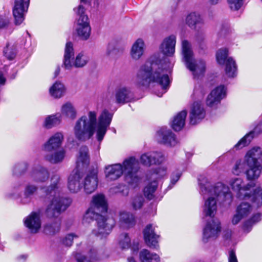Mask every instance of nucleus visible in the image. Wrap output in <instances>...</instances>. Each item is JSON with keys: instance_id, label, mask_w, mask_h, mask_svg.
Wrapping results in <instances>:
<instances>
[{"instance_id": "1", "label": "nucleus", "mask_w": 262, "mask_h": 262, "mask_svg": "<svg viewBox=\"0 0 262 262\" xmlns=\"http://www.w3.org/2000/svg\"><path fill=\"white\" fill-rule=\"evenodd\" d=\"M62 184L58 174L52 176L50 184L46 188H42L43 192L50 200L45 214L50 219H54L55 221L47 224L44 227V232L49 235H53L60 230V219L59 217L61 212L64 211L70 205L68 199L62 196Z\"/></svg>"}, {"instance_id": "2", "label": "nucleus", "mask_w": 262, "mask_h": 262, "mask_svg": "<svg viewBox=\"0 0 262 262\" xmlns=\"http://www.w3.org/2000/svg\"><path fill=\"white\" fill-rule=\"evenodd\" d=\"M97 113L95 111H90L87 115L78 118L73 126V134L75 138L81 142L90 139L96 132L98 141L101 142L109 127L113 114L107 110H104L98 117L97 122Z\"/></svg>"}, {"instance_id": "3", "label": "nucleus", "mask_w": 262, "mask_h": 262, "mask_svg": "<svg viewBox=\"0 0 262 262\" xmlns=\"http://www.w3.org/2000/svg\"><path fill=\"white\" fill-rule=\"evenodd\" d=\"M135 83L138 87L144 89L148 88L151 84H158L162 89V92L157 94L159 97L166 92L170 80L167 70L163 67L159 53L151 56L140 67L136 74Z\"/></svg>"}, {"instance_id": "4", "label": "nucleus", "mask_w": 262, "mask_h": 262, "mask_svg": "<svg viewBox=\"0 0 262 262\" xmlns=\"http://www.w3.org/2000/svg\"><path fill=\"white\" fill-rule=\"evenodd\" d=\"M200 192L205 199L203 214L207 216L213 217L217 210V202L230 203L232 195L228 186L222 182L212 185L204 177L198 179Z\"/></svg>"}, {"instance_id": "5", "label": "nucleus", "mask_w": 262, "mask_h": 262, "mask_svg": "<svg viewBox=\"0 0 262 262\" xmlns=\"http://www.w3.org/2000/svg\"><path fill=\"white\" fill-rule=\"evenodd\" d=\"M229 184L232 189L236 192L238 199L255 203L257 206L262 204V189L256 187L254 182L245 185L243 179L235 178L231 179Z\"/></svg>"}, {"instance_id": "6", "label": "nucleus", "mask_w": 262, "mask_h": 262, "mask_svg": "<svg viewBox=\"0 0 262 262\" xmlns=\"http://www.w3.org/2000/svg\"><path fill=\"white\" fill-rule=\"evenodd\" d=\"M95 219L98 224V231L95 232L97 235L105 237L110 233L114 225L115 221L112 218H106L95 212V210L91 207L85 212L83 219V223H89Z\"/></svg>"}, {"instance_id": "7", "label": "nucleus", "mask_w": 262, "mask_h": 262, "mask_svg": "<svg viewBox=\"0 0 262 262\" xmlns=\"http://www.w3.org/2000/svg\"><path fill=\"white\" fill-rule=\"evenodd\" d=\"M74 11L77 14L74 26V32L81 39L88 40L91 35V27L89 18L85 14V7L79 5L74 9Z\"/></svg>"}, {"instance_id": "8", "label": "nucleus", "mask_w": 262, "mask_h": 262, "mask_svg": "<svg viewBox=\"0 0 262 262\" xmlns=\"http://www.w3.org/2000/svg\"><path fill=\"white\" fill-rule=\"evenodd\" d=\"M182 50L183 60L186 67L192 73L194 78L203 74L205 70L203 60H195L190 43L186 40L182 41Z\"/></svg>"}, {"instance_id": "9", "label": "nucleus", "mask_w": 262, "mask_h": 262, "mask_svg": "<svg viewBox=\"0 0 262 262\" xmlns=\"http://www.w3.org/2000/svg\"><path fill=\"white\" fill-rule=\"evenodd\" d=\"M122 166L126 182L133 185H137L140 180L137 174L139 168L138 160L134 157H130L124 160Z\"/></svg>"}, {"instance_id": "10", "label": "nucleus", "mask_w": 262, "mask_h": 262, "mask_svg": "<svg viewBox=\"0 0 262 262\" xmlns=\"http://www.w3.org/2000/svg\"><path fill=\"white\" fill-rule=\"evenodd\" d=\"M167 169L166 166H161L155 170L151 174V179L154 181L148 184L144 189L145 196L148 199H151L154 196V193L157 187V182L155 179H161L167 175Z\"/></svg>"}, {"instance_id": "11", "label": "nucleus", "mask_w": 262, "mask_h": 262, "mask_svg": "<svg viewBox=\"0 0 262 262\" xmlns=\"http://www.w3.org/2000/svg\"><path fill=\"white\" fill-rule=\"evenodd\" d=\"M221 231V223L212 219L208 222L203 229L202 240L204 243L215 239Z\"/></svg>"}, {"instance_id": "12", "label": "nucleus", "mask_w": 262, "mask_h": 262, "mask_svg": "<svg viewBox=\"0 0 262 262\" xmlns=\"http://www.w3.org/2000/svg\"><path fill=\"white\" fill-rule=\"evenodd\" d=\"M98 171L97 168L89 171L82 178V187L87 194L93 193L97 189L98 183Z\"/></svg>"}, {"instance_id": "13", "label": "nucleus", "mask_w": 262, "mask_h": 262, "mask_svg": "<svg viewBox=\"0 0 262 262\" xmlns=\"http://www.w3.org/2000/svg\"><path fill=\"white\" fill-rule=\"evenodd\" d=\"M82 172L78 169H74L68 180V188L71 193L79 192L82 187Z\"/></svg>"}, {"instance_id": "14", "label": "nucleus", "mask_w": 262, "mask_h": 262, "mask_svg": "<svg viewBox=\"0 0 262 262\" xmlns=\"http://www.w3.org/2000/svg\"><path fill=\"white\" fill-rule=\"evenodd\" d=\"M253 207L250 203L243 202L237 206L235 213L231 219V223L238 224L240 221L248 217L252 212Z\"/></svg>"}, {"instance_id": "15", "label": "nucleus", "mask_w": 262, "mask_h": 262, "mask_svg": "<svg viewBox=\"0 0 262 262\" xmlns=\"http://www.w3.org/2000/svg\"><path fill=\"white\" fill-rule=\"evenodd\" d=\"M156 139L158 142L169 146H174L177 143L175 135L166 128H161L156 134Z\"/></svg>"}, {"instance_id": "16", "label": "nucleus", "mask_w": 262, "mask_h": 262, "mask_svg": "<svg viewBox=\"0 0 262 262\" xmlns=\"http://www.w3.org/2000/svg\"><path fill=\"white\" fill-rule=\"evenodd\" d=\"M30 0H15L13 14L15 19V23L18 25L24 20V14L27 12Z\"/></svg>"}, {"instance_id": "17", "label": "nucleus", "mask_w": 262, "mask_h": 262, "mask_svg": "<svg viewBox=\"0 0 262 262\" xmlns=\"http://www.w3.org/2000/svg\"><path fill=\"white\" fill-rule=\"evenodd\" d=\"M165 160L164 154L161 151H150L142 155L140 157L141 163L146 166L152 164H159Z\"/></svg>"}, {"instance_id": "18", "label": "nucleus", "mask_w": 262, "mask_h": 262, "mask_svg": "<svg viewBox=\"0 0 262 262\" xmlns=\"http://www.w3.org/2000/svg\"><path fill=\"white\" fill-rule=\"evenodd\" d=\"M206 112L203 105L199 102L193 103L190 111L189 121L192 125L200 122L205 117Z\"/></svg>"}, {"instance_id": "19", "label": "nucleus", "mask_w": 262, "mask_h": 262, "mask_svg": "<svg viewBox=\"0 0 262 262\" xmlns=\"http://www.w3.org/2000/svg\"><path fill=\"white\" fill-rule=\"evenodd\" d=\"M64 137L61 132H57L51 136L43 145V149L47 152L57 150L62 144Z\"/></svg>"}, {"instance_id": "20", "label": "nucleus", "mask_w": 262, "mask_h": 262, "mask_svg": "<svg viewBox=\"0 0 262 262\" xmlns=\"http://www.w3.org/2000/svg\"><path fill=\"white\" fill-rule=\"evenodd\" d=\"M262 133V122H258L252 130L247 133L234 146L236 149L242 148L250 144L253 139Z\"/></svg>"}, {"instance_id": "21", "label": "nucleus", "mask_w": 262, "mask_h": 262, "mask_svg": "<svg viewBox=\"0 0 262 262\" xmlns=\"http://www.w3.org/2000/svg\"><path fill=\"white\" fill-rule=\"evenodd\" d=\"M24 223L31 233H37L41 225L40 214L36 212H32L25 218Z\"/></svg>"}, {"instance_id": "22", "label": "nucleus", "mask_w": 262, "mask_h": 262, "mask_svg": "<svg viewBox=\"0 0 262 262\" xmlns=\"http://www.w3.org/2000/svg\"><path fill=\"white\" fill-rule=\"evenodd\" d=\"M176 36L171 35L163 40L160 46L161 52L167 56H172L175 52Z\"/></svg>"}, {"instance_id": "23", "label": "nucleus", "mask_w": 262, "mask_h": 262, "mask_svg": "<svg viewBox=\"0 0 262 262\" xmlns=\"http://www.w3.org/2000/svg\"><path fill=\"white\" fill-rule=\"evenodd\" d=\"M143 234L146 245L150 248H156L159 236L155 233V227L151 224L147 225L144 230Z\"/></svg>"}, {"instance_id": "24", "label": "nucleus", "mask_w": 262, "mask_h": 262, "mask_svg": "<svg viewBox=\"0 0 262 262\" xmlns=\"http://www.w3.org/2000/svg\"><path fill=\"white\" fill-rule=\"evenodd\" d=\"M90 157L89 148L86 146L80 147L76 158V168L80 170L86 168L90 163Z\"/></svg>"}, {"instance_id": "25", "label": "nucleus", "mask_w": 262, "mask_h": 262, "mask_svg": "<svg viewBox=\"0 0 262 262\" xmlns=\"http://www.w3.org/2000/svg\"><path fill=\"white\" fill-rule=\"evenodd\" d=\"M146 49L144 41L142 38L137 39L132 45L130 56L134 60L137 61L143 56Z\"/></svg>"}, {"instance_id": "26", "label": "nucleus", "mask_w": 262, "mask_h": 262, "mask_svg": "<svg viewBox=\"0 0 262 262\" xmlns=\"http://www.w3.org/2000/svg\"><path fill=\"white\" fill-rule=\"evenodd\" d=\"M115 98L117 103L123 104L134 99V94L129 88L121 87L116 90Z\"/></svg>"}, {"instance_id": "27", "label": "nucleus", "mask_w": 262, "mask_h": 262, "mask_svg": "<svg viewBox=\"0 0 262 262\" xmlns=\"http://www.w3.org/2000/svg\"><path fill=\"white\" fill-rule=\"evenodd\" d=\"M262 157V148L255 146L249 149L244 158V162L247 165L259 163L258 160Z\"/></svg>"}, {"instance_id": "28", "label": "nucleus", "mask_w": 262, "mask_h": 262, "mask_svg": "<svg viewBox=\"0 0 262 262\" xmlns=\"http://www.w3.org/2000/svg\"><path fill=\"white\" fill-rule=\"evenodd\" d=\"M185 24L191 29L196 30L204 25V21L199 13L192 12L186 17Z\"/></svg>"}, {"instance_id": "29", "label": "nucleus", "mask_w": 262, "mask_h": 262, "mask_svg": "<svg viewBox=\"0 0 262 262\" xmlns=\"http://www.w3.org/2000/svg\"><path fill=\"white\" fill-rule=\"evenodd\" d=\"M104 173L107 180L113 181L123 174V167L121 164H115L105 166Z\"/></svg>"}, {"instance_id": "30", "label": "nucleus", "mask_w": 262, "mask_h": 262, "mask_svg": "<svg viewBox=\"0 0 262 262\" xmlns=\"http://www.w3.org/2000/svg\"><path fill=\"white\" fill-rule=\"evenodd\" d=\"M30 177L36 182H45L49 179V172L46 168L37 165L32 169Z\"/></svg>"}, {"instance_id": "31", "label": "nucleus", "mask_w": 262, "mask_h": 262, "mask_svg": "<svg viewBox=\"0 0 262 262\" xmlns=\"http://www.w3.org/2000/svg\"><path fill=\"white\" fill-rule=\"evenodd\" d=\"M91 207L102 213L106 212L107 204L105 196L101 193L94 195L92 198Z\"/></svg>"}, {"instance_id": "32", "label": "nucleus", "mask_w": 262, "mask_h": 262, "mask_svg": "<svg viewBox=\"0 0 262 262\" xmlns=\"http://www.w3.org/2000/svg\"><path fill=\"white\" fill-rule=\"evenodd\" d=\"M49 92L52 97L59 99L65 95L66 88L61 82L56 81L50 86Z\"/></svg>"}, {"instance_id": "33", "label": "nucleus", "mask_w": 262, "mask_h": 262, "mask_svg": "<svg viewBox=\"0 0 262 262\" xmlns=\"http://www.w3.org/2000/svg\"><path fill=\"white\" fill-rule=\"evenodd\" d=\"M135 223L134 215L129 212L122 211L120 212L119 217V225L123 228H129Z\"/></svg>"}, {"instance_id": "34", "label": "nucleus", "mask_w": 262, "mask_h": 262, "mask_svg": "<svg viewBox=\"0 0 262 262\" xmlns=\"http://www.w3.org/2000/svg\"><path fill=\"white\" fill-rule=\"evenodd\" d=\"M186 116L187 112L182 111L174 117L171 123V127L175 131H180L184 126Z\"/></svg>"}, {"instance_id": "35", "label": "nucleus", "mask_w": 262, "mask_h": 262, "mask_svg": "<svg viewBox=\"0 0 262 262\" xmlns=\"http://www.w3.org/2000/svg\"><path fill=\"white\" fill-rule=\"evenodd\" d=\"M60 112V115L71 120L75 119L77 115V111L74 105L69 102L65 103L61 106Z\"/></svg>"}, {"instance_id": "36", "label": "nucleus", "mask_w": 262, "mask_h": 262, "mask_svg": "<svg viewBox=\"0 0 262 262\" xmlns=\"http://www.w3.org/2000/svg\"><path fill=\"white\" fill-rule=\"evenodd\" d=\"M89 61V57L85 54L83 52L79 53L76 55L75 58H72L70 60V70L73 67L82 68L85 66Z\"/></svg>"}, {"instance_id": "37", "label": "nucleus", "mask_w": 262, "mask_h": 262, "mask_svg": "<svg viewBox=\"0 0 262 262\" xmlns=\"http://www.w3.org/2000/svg\"><path fill=\"white\" fill-rule=\"evenodd\" d=\"M139 259L141 262H160L159 256L147 249H143L140 252Z\"/></svg>"}, {"instance_id": "38", "label": "nucleus", "mask_w": 262, "mask_h": 262, "mask_svg": "<svg viewBox=\"0 0 262 262\" xmlns=\"http://www.w3.org/2000/svg\"><path fill=\"white\" fill-rule=\"evenodd\" d=\"M74 52L72 43L70 42H67L65 47L63 59V67L66 70H70L71 66L70 60H72V58H74Z\"/></svg>"}, {"instance_id": "39", "label": "nucleus", "mask_w": 262, "mask_h": 262, "mask_svg": "<svg viewBox=\"0 0 262 262\" xmlns=\"http://www.w3.org/2000/svg\"><path fill=\"white\" fill-rule=\"evenodd\" d=\"M249 167L246 171V176L248 180H255L258 179L261 174L262 166L260 163L247 165Z\"/></svg>"}, {"instance_id": "40", "label": "nucleus", "mask_w": 262, "mask_h": 262, "mask_svg": "<svg viewBox=\"0 0 262 262\" xmlns=\"http://www.w3.org/2000/svg\"><path fill=\"white\" fill-rule=\"evenodd\" d=\"M54 151L53 153L48 154L46 155L45 159L46 160L54 164L62 162L65 157L66 151L64 149H61Z\"/></svg>"}, {"instance_id": "41", "label": "nucleus", "mask_w": 262, "mask_h": 262, "mask_svg": "<svg viewBox=\"0 0 262 262\" xmlns=\"http://www.w3.org/2000/svg\"><path fill=\"white\" fill-rule=\"evenodd\" d=\"M225 71L228 77H234L237 74V66L235 60L232 57H228L224 63Z\"/></svg>"}, {"instance_id": "42", "label": "nucleus", "mask_w": 262, "mask_h": 262, "mask_svg": "<svg viewBox=\"0 0 262 262\" xmlns=\"http://www.w3.org/2000/svg\"><path fill=\"white\" fill-rule=\"evenodd\" d=\"M61 121V115L59 114L49 115L45 119L43 126L47 129H50L59 125Z\"/></svg>"}, {"instance_id": "43", "label": "nucleus", "mask_w": 262, "mask_h": 262, "mask_svg": "<svg viewBox=\"0 0 262 262\" xmlns=\"http://www.w3.org/2000/svg\"><path fill=\"white\" fill-rule=\"evenodd\" d=\"M75 257L77 262H92L98 259L96 250L94 249H91L87 255L76 253Z\"/></svg>"}, {"instance_id": "44", "label": "nucleus", "mask_w": 262, "mask_h": 262, "mask_svg": "<svg viewBox=\"0 0 262 262\" xmlns=\"http://www.w3.org/2000/svg\"><path fill=\"white\" fill-rule=\"evenodd\" d=\"M210 93L222 100L227 96V88L224 84H220L214 88Z\"/></svg>"}, {"instance_id": "45", "label": "nucleus", "mask_w": 262, "mask_h": 262, "mask_svg": "<svg viewBox=\"0 0 262 262\" xmlns=\"http://www.w3.org/2000/svg\"><path fill=\"white\" fill-rule=\"evenodd\" d=\"M261 220V214L256 213L252 216L249 220L246 221L243 224V229L246 233L249 232L251 229L252 226L259 222Z\"/></svg>"}, {"instance_id": "46", "label": "nucleus", "mask_w": 262, "mask_h": 262, "mask_svg": "<svg viewBox=\"0 0 262 262\" xmlns=\"http://www.w3.org/2000/svg\"><path fill=\"white\" fill-rule=\"evenodd\" d=\"M228 50L226 48L219 49L216 53V59L217 62L220 65H223L226 61L228 56Z\"/></svg>"}, {"instance_id": "47", "label": "nucleus", "mask_w": 262, "mask_h": 262, "mask_svg": "<svg viewBox=\"0 0 262 262\" xmlns=\"http://www.w3.org/2000/svg\"><path fill=\"white\" fill-rule=\"evenodd\" d=\"M222 100L209 93L206 99V105L211 109H217L221 105Z\"/></svg>"}, {"instance_id": "48", "label": "nucleus", "mask_w": 262, "mask_h": 262, "mask_svg": "<svg viewBox=\"0 0 262 262\" xmlns=\"http://www.w3.org/2000/svg\"><path fill=\"white\" fill-rule=\"evenodd\" d=\"M131 245V240L128 234L126 233L120 234L118 238V246L121 249H128Z\"/></svg>"}, {"instance_id": "49", "label": "nucleus", "mask_w": 262, "mask_h": 262, "mask_svg": "<svg viewBox=\"0 0 262 262\" xmlns=\"http://www.w3.org/2000/svg\"><path fill=\"white\" fill-rule=\"evenodd\" d=\"M5 56L9 59L11 60L14 58L16 54V50L13 46L7 45L4 50Z\"/></svg>"}, {"instance_id": "50", "label": "nucleus", "mask_w": 262, "mask_h": 262, "mask_svg": "<svg viewBox=\"0 0 262 262\" xmlns=\"http://www.w3.org/2000/svg\"><path fill=\"white\" fill-rule=\"evenodd\" d=\"M28 168V164L26 162H23L16 164L13 168L14 174L17 175L25 172Z\"/></svg>"}, {"instance_id": "51", "label": "nucleus", "mask_w": 262, "mask_h": 262, "mask_svg": "<svg viewBox=\"0 0 262 262\" xmlns=\"http://www.w3.org/2000/svg\"><path fill=\"white\" fill-rule=\"evenodd\" d=\"M230 9L232 11L238 10L244 4V0H227Z\"/></svg>"}, {"instance_id": "52", "label": "nucleus", "mask_w": 262, "mask_h": 262, "mask_svg": "<svg viewBox=\"0 0 262 262\" xmlns=\"http://www.w3.org/2000/svg\"><path fill=\"white\" fill-rule=\"evenodd\" d=\"M245 163L242 160H237L232 169V173L235 175H239L245 170Z\"/></svg>"}, {"instance_id": "53", "label": "nucleus", "mask_w": 262, "mask_h": 262, "mask_svg": "<svg viewBox=\"0 0 262 262\" xmlns=\"http://www.w3.org/2000/svg\"><path fill=\"white\" fill-rule=\"evenodd\" d=\"M144 202V198L141 195H138L134 198L132 205L135 209H139L141 208Z\"/></svg>"}, {"instance_id": "54", "label": "nucleus", "mask_w": 262, "mask_h": 262, "mask_svg": "<svg viewBox=\"0 0 262 262\" xmlns=\"http://www.w3.org/2000/svg\"><path fill=\"white\" fill-rule=\"evenodd\" d=\"M37 189V187L34 185H27L24 192L25 197L27 198L30 197L36 191Z\"/></svg>"}, {"instance_id": "55", "label": "nucleus", "mask_w": 262, "mask_h": 262, "mask_svg": "<svg viewBox=\"0 0 262 262\" xmlns=\"http://www.w3.org/2000/svg\"><path fill=\"white\" fill-rule=\"evenodd\" d=\"M78 235L74 233H70L67 235L62 240L63 245L67 246H71L75 238H77Z\"/></svg>"}, {"instance_id": "56", "label": "nucleus", "mask_w": 262, "mask_h": 262, "mask_svg": "<svg viewBox=\"0 0 262 262\" xmlns=\"http://www.w3.org/2000/svg\"><path fill=\"white\" fill-rule=\"evenodd\" d=\"M196 31L195 38L197 41L201 42L205 39V29L204 26H202L201 28H197L194 30Z\"/></svg>"}, {"instance_id": "57", "label": "nucleus", "mask_w": 262, "mask_h": 262, "mask_svg": "<svg viewBox=\"0 0 262 262\" xmlns=\"http://www.w3.org/2000/svg\"><path fill=\"white\" fill-rule=\"evenodd\" d=\"M182 172L180 171H177L172 173L171 177L170 183L169 187L171 188L179 180Z\"/></svg>"}, {"instance_id": "58", "label": "nucleus", "mask_w": 262, "mask_h": 262, "mask_svg": "<svg viewBox=\"0 0 262 262\" xmlns=\"http://www.w3.org/2000/svg\"><path fill=\"white\" fill-rule=\"evenodd\" d=\"M228 262H238L235 252L231 250L229 252Z\"/></svg>"}, {"instance_id": "59", "label": "nucleus", "mask_w": 262, "mask_h": 262, "mask_svg": "<svg viewBox=\"0 0 262 262\" xmlns=\"http://www.w3.org/2000/svg\"><path fill=\"white\" fill-rule=\"evenodd\" d=\"M21 191L19 189V187H14L13 189V192L11 194V196L13 198H17L20 196Z\"/></svg>"}, {"instance_id": "60", "label": "nucleus", "mask_w": 262, "mask_h": 262, "mask_svg": "<svg viewBox=\"0 0 262 262\" xmlns=\"http://www.w3.org/2000/svg\"><path fill=\"white\" fill-rule=\"evenodd\" d=\"M9 23V20L7 19H5L2 16H0V28H2Z\"/></svg>"}, {"instance_id": "61", "label": "nucleus", "mask_w": 262, "mask_h": 262, "mask_svg": "<svg viewBox=\"0 0 262 262\" xmlns=\"http://www.w3.org/2000/svg\"><path fill=\"white\" fill-rule=\"evenodd\" d=\"M6 79L2 74H0V88L5 83Z\"/></svg>"}, {"instance_id": "62", "label": "nucleus", "mask_w": 262, "mask_h": 262, "mask_svg": "<svg viewBox=\"0 0 262 262\" xmlns=\"http://www.w3.org/2000/svg\"><path fill=\"white\" fill-rule=\"evenodd\" d=\"M91 0H80L81 4L83 6V4L85 5H89L90 4Z\"/></svg>"}, {"instance_id": "63", "label": "nucleus", "mask_w": 262, "mask_h": 262, "mask_svg": "<svg viewBox=\"0 0 262 262\" xmlns=\"http://www.w3.org/2000/svg\"><path fill=\"white\" fill-rule=\"evenodd\" d=\"M221 0H208V3L210 5H215L217 4Z\"/></svg>"}, {"instance_id": "64", "label": "nucleus", "mask_w": 262, "mask_h": 262, "mask_svg": "<svg viewBox=\"0 0 262 262\" xmlns=\"http://www.w3.org/2000/svg\"><path fill=\"white\" fill-rule=\"evenodd\" d=\"M180 1L181 0H171V3L174 6H176Z\"/></svg>"}]
</instances>
